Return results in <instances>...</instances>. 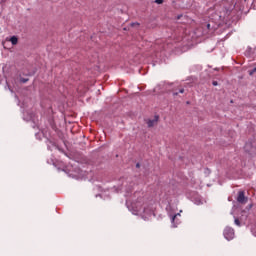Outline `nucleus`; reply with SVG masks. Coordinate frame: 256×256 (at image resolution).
Listing matches in <instances>:
<instances>
[{
	"instance_id": "nucleus-14",
	"label": "nucleus",
	"mask_w": 256,
	"mask_h": 256,
	"mask_svg": "<svg viewBox=\"0 0 256 256\" xmlns=\"http://www.w3.org/2000/svg\"><path fill=\"white\" fill-rule=\"evenodd\" d=\"M137 169H139L141 167V165L139 163L136 164Z\"/></svg>"
},
{
	"instance_id": "nucleus-12",
	"label": "nucleus",
	"mask_w": 256,
	"mask_h": 256,
	"mask_svg": "<svg viewBox=\"0 0 256 256\" xmlns=\"http://www.w3.org/2000/svg\"><path fill=\"white\" fill-rule=\"evenodd\" d=\"M179 93H185V89L181 88V89L179 90Z\"/></svg>"
},
{
	"instance_id": "nucleus-13",
	"label": "nucleus",
	"mask_w": 256,
	"mask_h": 256,
	"mask_svg": "<svg viewBox=\"0 0 256 256\" xmlns=\"http://www.w3.org/2000/svg\"><path fill=\"white\" fill-rule=\"evenodd\" d=\"M173 95L175 97V96L179 95V92H174Z\"/></svg>"
},
{
	"instance_id": "nucleus-9",
	"label": "nucleus",
	"mask_w": 256,
	"mask_h": 256,
	"mask_svg": "<svg viewBox=\"0 0 256 256\" xmlns=\"http://www.w3.org/2000/svg\"><path fill=\"white\" fill-rule=\"evenodd\" d=\"M164 0H155V3H157V5H162Z\"/></svg>"
},
{
	"instance_id": "nucleus-6",
	"label": "nucleus",
	"mask_w": 256,
	"mask_h": 256,
	"mask_svg": "<svg viewBox=\"0 0 256 256\" xmlns=\"http://www.w3.org/2000/svg\"><path fill=\"white\" fill-rule=\"evenodd\" d=\"M10 41H11L12 45H17V43H18V39H17L16 36H12V37L10 38Z\"/></svg>"
},
{
	"instance_id": "nucleus-17",
	"label": "nucleus",
	"mask_w": 256,
	"mask_h": 256,
	"mask_svg": "<svg viewBox=\"0 0 256 256\" xmlns=\"http://www.w3.org/2000/svg\"><path fill=\"white\" fill-rule=\"evenodd\" d=\"M207 27H208V29H209V27H211V24H207Z\"/></svg>"
},
{
	"instance_id": "nucleus-16",
	"label": "nucleus",
	"mask_w": 256,
	"mask_h": 256,
	"mask_svg": "<svg viewBox=\"0 0 256 256\" xmlns=\"http://www.w3.org/2000/svg\"><path fill=\"white\" fill-rule=\"evenodd\" d=\"M135 25H139V23H136V24H135V23H133V24H132V27H135Z\"/></svg>"
},
{
	"instance_id": "nucleus-11",
	"label": "nucleus",
	"mask_w": 256,
	"mask_h": 256,
	"mask_svg": "<svg viewBox=\"0 0 256 256\" xmlns=\"http://www.w3.org/2000/svg\"><path fill=\"white\" fill-rule=\"evenodd\" d=\"M212 85H213L214 87H217V85H219V83H218L217 81H213V82H212Z\"/></svg>"
},
{
	"instance_id": "nucleus-1",
	"label": "nucleus",
	"mask_w": 256,
	"mask_h": 256,
	"mask_svg": "<svg viewBox=\"0 0 256 256\" xmlns=\"http://www.w3.org/2000/svg\"><path fill=\"white\" fill-rule=\"evenodd\" d=\"M224 237L227 241H231L235 238V230H233V228H225Z\"/></svg>"
},
{
	"instance_id": "nucleus-4",
	"label": "nucleus",
	"mask_w": 256,
	"mask_h": 256,
	"mask_svg": "<svg viewBox=\"0 0 256 256\" xmlns=\"http://www.w3.org/2000/svg\"><path fill=\"white\" fill-rule=\"evenodd\" d=\"M158 121H159V116H155L154 119L147 121V125H148V127H155V125H157Z\"/></svg>"
},
{
	"instance_id": "nucleus-7",
	"label": "nucleus",
	"mask_w": 256,
	"mask_h": 256,
	"mask_svg": "<svg viewBox=\"0 0 256 256\" xmlns=\"http://www.w3.org/2000/svg\"><path fill=\"white\" fill-rule=\"evenodd\" d=\"M249 75H253L256 73V68L248 71Z\"/></svg>"
},
{
	"instance_id": "nucleus-10",
	"label": "nucleus",
	"mask_w": 256,
	"mask_h": 256,
	"mask_svg": "<svg viewBox=\"0 0 256 256\" xmlns=\"http://www.w3.org/2000/svg\"><path fill=\"white\" fill-rule=\"evenodd\" d=\"M27 81H29V79H27V78H22L21 79V83H27Z\"/></svg>"
},
{
	"instance_id": "nucleus-2",
	"label": "nucleus",
	"mask_w": 256,
	"mask_h": 256,
	"mask_svg": "<svg viewBox=\"0 0 256 256\" xmlns=\"http://www.w3.org/2000/svg\"><path fill=\"white\" fill-rule=\"evenodd\" d=\"M247 201H249V198H247V196H245V192L239 191L238 196H237V202L241 203V205H245V203H247Z\"/></svg>"
},
{
	"instance_id": "nucleus-3",
	"label": "nucleus",
	"mask_w": 256,
	"mask_h": 256,
	"mask_svg": "<svg viewBox=\"0 0 256 256\" xmlns=\"http://www.w3.org/2000/svg\"><path fill=\"white\" fill-rule=\"evenodd\" d=\"M134 207L137 213H141V211H143V213H147V208L143 207V204L141 202L135 203Z\"/></svg>"
},
{
	"instance_id": "nucleus-5",
	"label": "nucleus",
	"mask_w": 256,
	"mask_h": 256,
	"mask_svg": "<svg viewBox=\"0 0 256 256\" xmlns=\"http://www.w3.org/2000/svg\"><path fill=\"white\" fill-rule=\"evenodd\" d=\"M244 149L247 153H251L253 151V146L249 143H247L245 146H244Z\"/></svg>"
},
{
	"instance_id": "nucleus-15",
	"label": "nucleus",
	"mask_w": 256,
	"mask_h": 256,
	"mask_svg": "<svg viewBox=\"0 0 256 256\" xmlns=\"http://www.w3.org/2000/svg\"><path fill=\"white\" fill-rule=\"evenodd\" d=\"M177 217V215H174L173 217H172V221H175V218Z\"/></svg>"
},
{
	"instance_id": "nucleus-8",
	"label": "nucleus",
	"mask_w": 256,
	"mask_h": 256,
	"mask_svg": "<svg viewBox=\"0 0 256 256\" xmlns=\"http://www.w3.org/2000/svg\"><path fill=\"white\" fill-rule=\"evenodd\" d=\"M234 223H235V225H238V227L241 226V222L239 221V219H235Z\"/></svg>"
}]
</instances>
